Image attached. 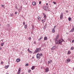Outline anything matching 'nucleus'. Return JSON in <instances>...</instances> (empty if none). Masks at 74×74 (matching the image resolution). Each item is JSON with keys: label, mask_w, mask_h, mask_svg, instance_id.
I'll return each mask as SVG.
<instances>
[{"label": "nucleus", "mask_w": 74, "mask_h": 74, "mask_svg": "<svg viewBox=\"0 0 74 74\" xmlns=\"http://www.w3.org/2000/svg\"><path fill=\"white\" fill-rule=\"evenodd\" d=\"M14 15V14H13V13H12V14H10V16L11 17V16H12V15Z\"/></svg>", "instance_id": "bb28decb"}, {"label": "nucleus", "mask_w": 74, "mask_h": 74, "mask_svg": "<svg viewBox=\"0 0 74 74\" xmlns=\"http://www.w3.org/2000/svg\"><path fill=\"white\" fill-rule=\"evenodd\" d=\"M74 28H73L71 30V32H74Z\"/></svg>", "instance_id": "393cba45"}, {"label": "nucleus", "mask_w": 74, "mask_h": 74, "mask_svg": "<svg viewBox=\"0 0 74 74\" xmlns=\"http://www.w3.org/2000/svg\"><path fill=\"white\" fill-rule=\"evenodd\" d=\"M37 19L39 21H40V20L41 19V18L40 17H37Z\"/></svg>", "instance_id": "4468645a"}, {"label": "nucleus", "mask_w": 74, "mask_h": 74, "mask_svg": "<svg viewBox=\"0 0 74 74\" xmlns=\"http://www.w3.org/2000/svg\"><path fill=\"white\" fill-rule=\"evenodd\" d=\"M66 34H68V33H66Z\"/></svg>", "instance_id": "3c124183"}, {"label": "nucleus", "mask_w": 74, "mask_h": 74, "mask_svg": "<svg viewBox=\"0 0 74 74\" xmlns=\"http://www.w3.org/2000/svg\"><path fill=\"white\" fill-rule=\"evenodd\" d=\"M20 60H21V59L20 58H17V59L16 60V62H20Z\"/></svg>", "instance_id": "423d86ee"}, {"label": "nucleus", "mask_w": 74, "mask_h": 74, "mask_svg": "<svg viewBox=\"0 0 74 74\" xmlns=\"http://www.w3.org/2000/svg\"><path fill=\"white\" fill-rule=\"evenodd\" d=\"M29 40H32V38H31V37H30L29 38Z\"/></svg>", "instance_id": "f704fd0d"}, {"label": "nucleus", "mask_w": 74, "mask_h": 74, "mask_svg": "<svg viewBox=\"0 0 74 74\" xmlns=\"http://www.w3.org/2000/svg\"><path fill=\"white\" fill-rule=\"evenodd\" d=\"M55 28H53L52 30V32L53 33H55Z\"/></svg>", "instance_id": "f3484780"}, {"label": "nucleus", "mask_w": 74, "mask_h": 74, "mask_svg": "<svg viewBox=\"0 0 74 74\" xmlns=\"http://www.w3.org/2000/svg\"><path fill=\"white\" fill-rule=\"evenodd\" d=\"M2 40V41H3V40Z\"/></svg>", "instance_id": "864d4df0"}, {"label": "nucleus", "mask_w": 74, "mask_h": 74, "mask_svg": "<svg viewBox=\"0 0 74 74\" xmlns=\"http://www.w3.org/2000/svg\"><path fill=\"white\" fill-rule=\"evenodd\" d=\"M32 29H34V25H32Z\"/></svg>", "instance_id": "c85d7f7f"}, {"label": "nucleus", "mask_w": 74, "mask_h": 74, "mask_svg": "<svg viewBox=\"0 0 74 74\" xmlns=\"http://www.w3.org/2000/svg\"><path fill=\"white\" fill-rule=\"evenodd\" d=\"M67 62H70V59L69 58L67 60Z\"/></svg>", "instance_id": "aec40b11"}, {"label": "nucleus", "mask_w": 74, "mask_h": 74, "mask_svg": "<svg viewBox=\"0 0 74 74\" xmlns=\"http://www.w3.org/2000/svg\"><path fill=\"white\" fill-rule=\"evenodd\" d=\"M30 72H31V70L30 69H29L28 71V72L30 73Z\"/></svg>", "instance_id": "473e14b6"}, {"label": "nucleus", "mask_w": 74, "mask_h": 74, "mask_svg": "<svg viewBox=\"0 0 74 74\" xmlns=\"http://www.w3.org/2000/svg\"><path fill=\"white\" fill-rule=\"evenodd\" d=\"M3 45H4V43H1V46H3Z\"/></svg>", "instance_id": "c756f323"}, {"label": "nucleus", "mask_w": 74, "mask_h": 74, "mask_svg": "<svg viewBox=\"0 0 74 74\" xmlns=\"http://www.w3.org/2000/svg\"><path fill=\"white\" fill-rule=\"evenodd\" d=\"M42 37H43L42 36H41L40 38L38 39V40L39 41H40L41 40V39L42 38Z\"/></svg>", "instance_id": "6ab92c4d"}, {"label": "nucleus", "mask_w": 74, "mask_h": 74, "mask_svg": "<svg viewBox=\"0 0 74 74\" xmlns=\"http://www.w3.org/2000/svg\"><path fill=\"white\" fill-rule=\"evenodd\" d=\"M9 67V65L6 66H5V69H8V68Z\"/></svg>", "instance_id": "4be33fe9"}, {"label": "nucleus", "mask_w": 74, "mask_h": 74, "mask_svg": "<svg viewBox=\"0 0 74 74\" xmlns=\"http://www.w3.org/2000/svg\"><path fill=\"white\" fill-rule=\"evenodd\" d=\"M21 68H19L18 69V74H20V73L21 72Z\"/></svg>", "instance_id": "20e7f679"}, {"label": "nucleus", "mask_w": 74, "mask_h": 74, "mask_svg": "<svg viewBox=\"0 0 74 74\" xmlns=\"http://www.w3.org/2000/svg\"><path fill=\"white\" fill-rule=\"evenodd\" d=\"M74 49V47H72L71 49V50H73V49Z\"/></svg>", "instance_id": "c9c22d12"}, {"label": "nucleus", "mask_w": 74, "mask_h": 74, "mask_svg": "<svg viewBox=\"0 0 74 74\" xmlns=\"http://www.w3.org/2000/svg\"><path fill=\"white\" fill-rule=\"evenodd\" d=\"M45 21H46V19H45V18L42 20V23H44Z\"/></svg>", "instance_id": "0eeeda50"}, {"label": "nucleus", "mask_w": 74, "mask_h": 74, "mask_svg": "<svg viewBox=\"0 0 74 74\" xmlns=\"http://www.w3.org/2000/svg\"><path fill=\"white\" fill-rule=\"evenodd\" d=\"M55 48H56V47L55 46H54L52 47V49L53 50H54V49H55Z\"/></svg>", "instance_id": "ddd939ff"}, {"label": "nucleus", "mask_w": 74, "mask_h": 74, "mask_svg": "<svg viewBox=\"0 0 74 74\" xmlns=\"http://www.w3.org/2000/svg\"><path fill=\"white\" fill-rule=\"evenodd\" d=\"M53 3L54 4H55V5L56 4V2H53Z\"/></svg>", "instance_id": "72a5a7b5"}, {"label": "nucleus", "mask_w": 74, "mask_h": 74, "mask_svg": "<svg viewBox=\"0 0 74 74\" xmlns=\"http://www.w3.org/2000/svg\"><path fill=\"white\" fill-rule=\"evenodd\" d=\"M63 41V40L61 39L60 40H58V41L56 40V42L57 43V44H62V42Z\"/></svg>", "instance_id": "f257e3e1"}, {"label": "nucleus", "mask_w": 74, "mask_h": 74, "mask_svg": "<svg viewBox=\"0 0 74 74\" xmlns=\"http://www.w3.org/2000/svg\"><path fill=\"white\" fill-rule=\"evenodd\" d=\"M43 55V54H42V53H40V56L42 57V56Z\"/></svg>", "instance_id": "a878e982"}, {"label": "nucleus", "mask_w": 74, "mask_h": 74, "mask_svg": "<svg viewBox=\"0 0 74 74\" xmlns=\"http://www.w3.org/2000/svg\"><path fill=\"white\" fill-rule=\"evenodd\" d=\"M8 74V73H7V74Z\"/></svg>", "instance_id": "603ef678"}, {"label": "nucleus", "mask_w": 74, "mask_h": 74, "mask_svg": "<svg viewBox=\"0 0 74 74\" xmlns=\"http://www.w3.org/2000/svg\"><path fill=\"white\" fill-rule=\"evenodd\" d=\"M48 5V4L47 3H46V5Z\"/></svg>", "instance_id": "09e8293b"}, {"label": "nucleus", "mask_w": 74, "mask_h": 74, "mask_svg": "<svg viewBox=\"0 0 74 74\" xmlns=\"http://www.w3.org/2000/svg\"><path fill=\"white\" fill-rule=\"evenodd\" d=\"M32 58L33 59H34V57H33Z\"/></svg>", "instance_id": "8fccbe9b"}, {"label": "nucleus", "mask_w": 74, "mask_h": 74, "mask_svg": "<svg viewBox=\"0 0 74 74\" xmlns=\"http://www.w3.org/2000/svg\"><path fill=\"white\" fill-rule=\"evenodd\" d=\"M51 62H52L51 60L50 61H49L48 62V64H50V63H51Z\"/></svg>", "instance_id": "a211bd4d"}, {"label": "nucleus", "mask_w": 74, "mask_h": 74, "mask_svg": "<svg viewBox=\"0 0 74 74\" xmlns=\"http://www.w3.org/2000/svg\"><path fill=\"white\" fill-rule=\"evenodd\" d=\"M22 9V6H21L20 8L19 9V10H21Z\"/></svg>", "instance_id": "cd10ccee"}, {"label": "nucleus", "mask_w": 74, "mask_h": 74, "mask_svg": "<svg viewBox=\"0 0 74 74\" xmlns=\"http://www.w3.org/2000/svg\"><path fill=\"white\" fill-rule=\"evenodd\" d=\"M71 17H69L68 18V20L69 21H71Z\"/></svg>", "instance_id": "b1692460"}, {"label": "nucleus", "mask_w": 74, "mask_h": 74, "mask_svg": "<svg viewBox=\"0 0 74 74\" xmlns=\"http://www.w3.org/2000/svg\"><path fill=\"white\" fill-rule=\"evenodd\" d=\"M70 53H71V52H70V51H68V53H67L68 55H69V54H70Z\"/></svg>", "instance_id": "412c9836"}, {"label": "nucleus", "mask_w": 74, "mask_h": 74, "mask_svg": "<svg viewBox=\"0 0 74 74\" xmlns=\"http://www.w3.org/2000/svg\"><path fill=\"white\" fill-rule=\"evenodd\" d=\"M15 8H16V9H18V7H17V6H16L15 7Z\"/></svg>", "instance_id": "a19ab883"}, {"label": "nucleus", "mask_w": 74, "mask_h": 74, "mask_svg": "<svg viewBox=\"0 0 74 74\" xmlns=\"http://www.w3.org/2000/svg\"><path fill=\"white\" fill-rule=\"evenodd\" d=\"M35 69V66H32L31 69L33 70V69Z\"/></svg>", "instance_id": "dca6fc26"}, {"label": "nucleus", "mask_w": 74, "mask_h": 74, "mask_svg": "<svg viewBox=\"0 0 74 74\" xmlns=\"http://www.w3.org/2000/svg\"><path fill=\"white\" fill-rule=\"evenodd\" d=\"M30 53H32V52L31 51H28Z\"/></svg>", "instance_id": "2f4dec72"}, {"label": "nucleus", "mask_w": 74, "mask_h": 74, "mask_svg": "<svg viewBox=\"0 0 74 74\" xmlns=\"http://www.w3.org/2000/svg\"><path fill=\"white\" fill-rule=\"evenodd\" d=\"M25 66H29V64H25Z\"/></svg>", "instance_id": "7c9ffc66"}, {"label": "nucleus", "mask_w": 74, "mask_h": 74, "mask_svg": "<svg viewBox=\"0 0 74 74\" xmlns=\"http://www.w3.org/2000/svg\"><path fill=\"white\" fill-rule=\"evenodd\" d=\"M23 24L24 25H25V22H23Z\"/></svg>", "instance_id": "e433bc0d"}, {"label": "nucleus", "mask_w": 74, "mask_h": 74, "mask_svg": "<svg viewBox=\"0 0 74 74\" xmlns=\"http://www.w3.org/2000/svg\"><path fill=\"white\" fill-rule=\"evenodd\" d=\"M58 38H59V35L57 36L56 40H58Z\"/></svg>", "instance_id": "5701e85b"}, {"label": "nucleus", "mask_w": 74, "mask_h": 74, "mask_svg": "<svg viewBox=\"0 0 74 74\" xmlns=\"http://www.w3.org/2000/svg\"><path fill=\"white\" fill-rule=\"evenodd\" d=\"M1 6H2V7H4V5H1Z\"/></svg>", "instance_id": "58836bf2"}, {"label": "nucleus", "mask_w": 74, "mask_h": 74, "mask_svg": "<svg viewBox=\"0 0 74 74\" xmlns=\"http://www.w3.org/2000/svg\"><path fill=\"white\" fill-rule=\"evenodd\" d=\"M44 40H48V38H47V37H45L44 38Z\"/></svg>", "instance_id": "2eb2a0df"}, {"label": "nucleus", "mask_w": 74, "mask_h": 74, "mask_svg": "<svg viewBox=\"0 0 74 74\" xmlns=\"http://www.w3.org/2000/svg\"><path fill=\"white\" fill-rule=\"evenodd\" d=\"M1 63L2 64H3V62H1Z\"/></svg>", "instance_id": "de8ad7c7"}, {"label": "nucleus", "mask_w": 74, "mask_h": 74, "mask_svg": "<svg viewBox=\"0 0 74 74\" xmlns=\"http://www.w3.org/2000/svg\"><path fill=\"white\" fill-rule=\"evenodd\" d=\"M41 51V49L40 48H37L36 50L35 51V53H37V52H39Z\"/></svg>", "instance_id": "f03ea898"}, {"label": "nucleus", "mask_w": 74, "mask_h": 74, "mask_svg": "<svg viewBox=\"0 0 74 74\" xmlns=\"http://www.w3.org/2000/svg\"><path fill=\"white\" fill-rule=\"evenodd\" d=\"M36 5V3L35 2H33L32 3L33 5Z\"/></svg>", "instance_id": "6e6552de"}, {"label": "nucleus", "mask_w": 74, "mask_h": 74, "mask_svg": "<svg viewBox=\"0 0 74 74\" xmlns=\"http://www.w3.org/2000/svg\"><path fill=\"white\" fill-rule=\"evenodd\" d=\"M72 43H73L74 42V40H72Z\"/></svg>", "instance_id": "4c0bfd02"}, {"label": "nucleus", "mask_w": 74, "mask_h": 74, "mask_svg": "<svg viewBox=\"0 0 74 74\" xmlns=\"http://www.w3.org/2000/svg\"><path fill=\"white\" fill-rule=\"evenodd\" d=\"M49 71V69L48 68H46V69L45 72H48Z\"/></svg>", "instance_id": "9b49d317"}, {"label": "nucleus", "mask_w": 74, "mask_h": 74, "mask_svg": "<svg viewBox=\"0 0 74 74\" xmlns=\"http://www.w3.org/2000/svg\"><path fill=\"white\" fill-rule=\"evenodd\" d=\"M60 18L61 19L63 18V13H62L60 16Z\"/></svg>", "instance_id": "9d476101"}, {"label": "nucleus", "mask_w": 74, "mask_h": 74, "mask_svg": "<svg viewBox=\"0 0 74 74\" xmlns=\"http://www.w3.org/2000/svg\"><path fill=\"white\" fill-rule=\"evenodd\" d=\"M43 9L46 11H47L48 9V7L47 6H44L43 7Z\"/></svg>", "instance_id": "7ed1b4c3"}, {"label": "nucleus", "mask_w": 74, "mask_h": 74, "mask_svg": "<svg viewBox=\"0 0 74 74\" xmlns=\"http://www.w3.org/2000/svg\"><path fill=\"white\" fill-rule=\"evenodd\" d=\"M27 51L28 52L30 51V50H29V48L28 49Z\"/></svg>", "instance_id": "37998d69"}, {"label": "nucleus", "mask_w": 74, "mask_h": 74, "mask_svg": "<svg viewBox=\"0 0 74 74\" xmlns=\"http://www.w3.org/2000/svg\"><path fill=\"white\" fill-rule=\"evenodd\" d=\"M36 58L37 59H38L40 58V54L39 53H37L36 55Z\"/></svg>", "instance_id": "39448f33"}, {"label": "nucleus", "mask_w": 74, "mask_h": 74, "mask_svg": "<svg viewBox=\"0 0 74 74\" xmlns=\"http://www.w3.org/2000/svg\"><path fill=\"white\" fill-rule=\"evenodd\" d=\"M56 27V26H54V29H55V27Z\"/></svg>", "instance_id": "a18cd8bd"}, {"label": "nucleus", "mask_w": 74, "mask_h": 74, "mask_svg": "<svg viewBox=\"0 0 74 74\" xmlns=\"http://www.w3.org/2000/svg\"><path fill=\"white\" fill-rule=\"evenodd\" d=\"M15 14H17V12H15Z\"/></svg>", "instance_id": "ea45409f"}, {"label": "nucleus", "mask_w": 74, "mask_h": 74, "mask_svg": "<svg viewBox=\"0 0 74 74\" xmlns=\"http://www.w3.org/2000/svg\"><path fill=\"white\" fill-rule=\"evenodd\" d=\"M41 1H40L39 3V4H41Z\"/></svg>", "instance_id": "79ce46f5"}, {"label": "nucleus", "mask_w": 74, "mask_h": 74, "mask_svg": "<svg viewBox=\"0 0 74 74\" xmlns=\"http://www.w3.org/2000/svg\"><path fill=\"white\" fill-rule=\"evenodd\" d=\"M45 26H44V28H45Z\"/></svg>", "instance_id": "49530a36"}, {"label": "nucleus", "mask_w": 74, "mask_h": 74, "mask_svg": "<svg viewBox=\"0 0 74 74\" xmlns=\"http://www.w3.org/2000/svg\"><path fill=\"white\" fill-rule=\"evenodd\" d=\"M1 49H2L1 48V47H0V50H1Z\"/></svg>", "instance_id": "c03bdc74"}, {"label": "nucleus", "mask_w": 74, "mask_h": 74, "mask_svg": "<svg viewBox=\"0 0 74 74\" xmlns=\"http://www.w3.org/2000/svg\"><path fill=\"white\" fill-rule=\"evenodd\" d=\"M43 15L44 16V18L45 19L47 17V16H46V15H45V14L44 13H43Z\"/></svg>", "instance_id": "1a4fd4ad"}, {"label": "nucleus", "mask_w": 74, "mask_h": 74, "mask_svg": "<svg viewBox=\"0 0 74 74\" xmlns=\"http://www.w3.org/2000/svg\"><path fill=\"white\" fill-rule=\"evenodd\" d=\"M24 27L25 29H27V25H25L24 26Z\"/></svg>", "instance_id": "f8f14e48"}]
</instances>
